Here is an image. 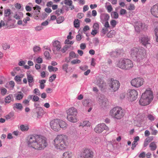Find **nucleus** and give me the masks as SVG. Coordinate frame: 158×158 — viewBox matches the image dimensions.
I'll list each match as a JSON object with an SVG mask.
<instances>
[{
	"label": "nucleus",
	"instance_id": "2f4dec72",
	"mask_svg": "<svg viewBox=\"0 0 158 158\" xmlns=\"http://www.w3.org/2000/svg\"><path fill=\"white\" fill-rule=\"evenodd\" d=\"M111 16L113 18L117 19L118 17V15L117 12L114 11L112 12Z\"/></svg>",
	"mask_w": 158,
	"mask_h": 158
},
{
	"label": "nucleus",
	"instance_id": "09e8293b",
	"mask_svg": "<svg viewBox=\"0 0 158 158\" xmlns=\"http://www.w3.org/2000/svg\"><path fill=\"white\" fill-rule=\"evenodd\" d=\"M33 93L34 94L36 95L40 96V93L39 89L37 88H36L34 89Z\"/></svg>",
	"mask_w": 158,
	"mask_h": 158
},
{
	"label": "nucleus",
	"instance_id": "412c9836",
	"mask_svg": "<svg viewBox=\"0 0 158 158\" xmlns=\"http://www.w3.org/2000/svg\"><path fill=\"white\" fill-rule=\"evenodd\" d=\"M73 153L71 152L67 151L63 153L62 158H72Z\"/></svg>",
	"mask_w": 158,
	"mask_h": 158
},
{
	"label": "nucleus",
	"instance_id": "6e6552de",
	"mask_svg": "<svg viewBox=\"0 0 158 158\" xmlns=\"http://www.w3.org/2000/svg\"><path fill=\"white\" fill-rule=\"evenodd\" d=\"M109 89L112 92H115L117 91L120 86L119 82L116 80L111 79L108 83Z\"/></svg>",
	"mask_w": 158,
	"mask_h": 158
},
{
	"label": "nucleus",
	"instance_id": "3c124183",
	"mask_svg": "<svg viewBox=\"0 0 158 158\" xmlns=\"http://www.w3.org/2000/svg\"><path fill=\"white\" fill-rule=\"evenodd\" d=\"M7 90L5 88H2L1 89V93L2 95H5L7 93Z\"/></svg>",
	"mask_w": 158,
	"mask_h": 158
},
{
	"label": "nucleus",
	"instance_id": "473e14b6",
	"mask_svg": "<svg viewBox=\"0 0 158 158\" xmlns=\"http://www.w3.org/2000/svg\"><path fill=\"white\" fill-rule=\"evenodd\" d=\"M156 37L155 39L156 42H158V27H156L154 30Z\"/></svg>",
	"mask_w": 158,
	"mask_h": 158
},
{
	"label": "nucleus",
	"instance_id": "7ed1b4c3",
	"mask_svg": "<svg viewBox=\"0 0 158 158\" xmlns=\"http://www.w3.org/2000/svg\"><path fill=\"white\" fill-rule=\"evenodd\" d=\"M130 53L131 57L133 60L140 62L145 58L146 52L144 48L142 47L133 48L131 50Z\"/></svg>",
	"mask_w": 158,
	"mask_h": 158
},
{
	"label": "nucleus",
	"instance_id": "37998d69",
	"mask_svg": "<svg viewBox=\"0 0 158 158\" xmlns=\"http://www.w3.org/2000/svg\"><path fill=\"white\" fill-rule=\"evenodd\" d=\"M68 64H64L62 65V69L66 73L67 72Z\"/></svg>",
	"mask_w": 158,
	"mask_h": 158
},
{
	"label": "nucleus",
	"instance_id": "8fccbe9b",
	"mask_svg": "<svg viewBox=\"0 0 158 158\" xmlns=\"http://www.w3.org/2000/svg\"><path fill=\"white\" fill-rule=\"evenodd\" d=\"M22 77H20V76L18 75L16 76L15 77L14 79L16 81L19 82L21 81V78Z\"/></svg>",
	"mask_w": 158,
	"mask_h": 158
},
{
	"label": "nucleus",
	"instance_id": "c9c22d12",
	"mask_svg": "<svg viewBox=\"0 0 158 158\" xmlns=\"http://www.w3.org/2000/svg\"><path fill=\"white\" fill-rule=\"evenodd\" d=\"M14 107L17 109L21 110L23 108V106L21 103H16L14 105Z\"/></svg>",
	"mask_w": 158,
	"mask_h": 158
},
{
	"label": "nucleus",
	"instance_id": "6e6d98bb",
	"mask_svg": "<svg viewBox=\"0 0 158 158\" xmlns=\"http://www.w3.org/2000/svg\"><path fill=\"white\" fill-rule=\"evenodd\" d=\"M43 29V27L41 26H37L35 28V30L36 31H40Z\"/></svg>",
	"mask_w": 158,
	"mask_h": 158
},
{
	"label": "nucleus",
	"instance_id": "393cba45",
	"mask_svg": "<svg viewBox=\"0 0 158 158\" xmlns=\"http://www.w3.org/2000/svg\"><path fill=\"white\" fill-rule=\"evenodd\" d=\"M27 78L28 82L29 83V85L30 86V83L34 81L33 76L30 73H27Z\"/></svg>",
	"mask_w": 158,
	"mask_h": 158
},
{
	"label": "nucleus",
	"instance_id": "4be33fe9",
	"mask_svg": "<svg viewBox=\"0 0 158 158\" xmlns=\"http://www.w3.org/2000/svg\"><path fill=\"white\" fill-rule=\"evenodd\" d=\"M91 125V123L90 122L88 121H84L81 122L80 123L79 126L82 127H90Z\"/></svg>",
	"mask_w": 158,
	"mask_h": 158
},
{
	"label": "nucleus",
	"instance_id": "aec40b11",
	"mask_svg": "<svg viewBox=\"0 0 158 158\" xmlns=\"http://www.w3.org/2000/svg\"><path fill=\"white\" fill-rule=\"evenodd\" d=\"M64 4L69 6L70 9L72 10L74 9V6L73 5V2L72 0H64Z\"/></svg>",
	"mask_w": 158,
	"mask_h": 158
},
{
	"label": "nucleus",
	"instance_id": "6ab92c4d",
	"mask_svg": "<svg viewBox=\"0 0 158 158\" xmlns=\"http://www.w3.org/2000/svg\"><path fill=\"white\" fill-rule=\"evenodd\" d=\"M36 110L37 113V118H41L44 114V110L41 107H38L36 108Z\"/></svg>",
	"mask_w": 158,
	"mask_h": 158
},
{
	"label": "nucleus",
	"instance_id": "f8f14e48",
	"mask_svg": "<svg viewBox=\"0 0 158 158\" xmlns=\"http://www.w3.org/2000/svg\"><path fill=\"white\" fill-rule=\"evenodd\" d=\"M138 95V92L135 89L129 90L128 93V99L131 102L135 101L137 99Z\"/></svg>",
	"mask_w": 158,
	"mask_h": 158
},
{
	"label": "nucleus",
	"instance_id": "5701e85b",
	"mask_svg": "<svg viewBox=\"0 0 158 158\" xmlns=\"http://www.w3.org/2000/svg\"><path fill=\"white\" fill-rule=\"evenodd\" d=\"M23 94L22 92H19L15 95V99L17 100H20L23 99Z\"/></svg>",
	"mask_w": 158,
	"mask_h": 158
},
{
	"label": "nucleus",
	"instance_id": "69168bd1",
	"mask_svg": "<svg viewBox=\"0 0 158 158\" xmlns=\"http://www.w3.org/2000/svg\"><path fill=\"white\" fill-rule=\"evenodd\" d=\"M44 55L47 58H48L50 56L49 52L48 51H45L44 53Z\"/></svg>",
	"mask_w": 158,
	"mask_h": 158
},
{
	"label": "nucleus",
	"instance_id": "f3484780",
	"mask_svg": "<svg viewBox=\"0 0 158 158\" xmlns=\"http://www.w3.org/2000/svg\"><path fill=\"white\" fill-rule=\"evenodd\" d=\"M145 24L140 22H137L135 27V31L137 32H139L141 30L144 29Z\"/></svg>",
	"mask_w": 158,
	"mask_h": 158
},
{
	"label": "nucleus",
	"instance_id": "b1692460",
	"mask_svg": "<svg viewBox=\"0 0 158 158\" xmlns=\"http://www.w3.org/2000/svg\"><path fill=\"white\" fill-rule=\"evenodd\" d=\"M110 16L107 14H103L100 15V19L102 21H107L109 19Z\"/></svg>",
	"mask_w": 158,
	"mask_h": 158
},
{
	"label": "nucleus",
	"instance_id": "f03ea898",
	"mask_svg": "<svg viewBox=\"0 0 158 158\" xmlns=\"http://www.w3.org/2000/svg\"><path fill=\"white\" fill-rule=\"evenodd\" d=\"M68 137L66 135H58L54 140V146L57 150H65L68 145Z\"/></svg>",
	"mask_w": 158,
	"mask_h": 158
},
{
	"label": "nucleus",
	"instance_id": "1a4fd4ad",
	"mask_svg": "<svg viewBox=\"0 0 158 158\" xmlns=\"http://www.w3.org/2000/svg\"><path fill=\"white\" fill-rule=\"evenodd\" d=\"M130 82L132 86L136 88H139L143 84L144 80L141 77H137L132 79Z\"/></svg>",
	"mask_w": 158,
	"mask_h": 158
},
{
	"label": "nucleus",
	"instance_id": "052dcab7",
	"mask_svg": "<svg viewBox=\"0 0 158 158\" xmlns=\"http://www.w3.org/2000/svg\"><path fill=\"white\" fill-rule=\"evenodd\" d=\"M39 98L36 95H34L33 96L32 100L34 102H37L39 100Z\"/></svg>",
	"mask_w": 158,
	"mask_h": 158
},
{
	"label": "nucleus",
	"instance_id": "f704fd0d",
	"mask_svg": "<svg viewBox=\"0 0 158 158\" xmlns=\"http://www.w3.org/2000/svg\"><path fill=\"white\" fill-rule=\"evenodd\" d=\"M150 129L152 131V135H156L157 133V131L154 129L153 126H151L150 127Z\"/></svg>",
	"mask_w": 158,
	"mask_h": 158
},
{
	"label": "nucleus",
	"instance_id": "ea45409f",
	"mask_svg": "<svg viewBox=\"0 0 158 158\" xmlns=\"http://www.w3.org/2000/svg\"><path fill=\"white\" fill-rule=\"evenodd\" d=\"M135 9V6L133 4H130L128 6V10L131 11L134 10Z\"/></svg>",
	"mask_w": 158,
	"mask_h": 158
},
{
	"label": "nucleus",
	"instance_id": "9b49d317",
	"mask_svg": "<svg viewBox=\"0 0 158 158\" xmlns=\"http://www.w3.org/2000/svg\"><path fill=\"white\" fill-rule=\"evenodd\" d=\"M94 153L91 150L89 149H84L81 153L80 156L81 158H93Z\"/></svg>",
	"mask_w": 158,
	"mask_h": 158
},
{
	"label": "nucleus",
	"instance_id": "680f3d73",
	"mask_svg": "<svg viewBox=\"0 0 158 158\" xmlns=\"http://www.w3.org/2000/svg\"><path fill=\"white\" fill-rule=\"evenodd\" d=\"M36 61L38 63H41L43 62V60L42 58L38 57L36 58Z\"/></svg>",
	"mask_w": 158,
	"mask_h": 158
},
{
	"label": "nucleus",
	"instance_id": "a18cd8bd",
	"mask_svg": "<svg viewBox=\"0 0 158 158\" xmlns=\"http://www.w3.org/2000/svg\"><path fill=\"white\" fill-rule=\"evenodd\" d=\"M148 118V119L151 121H153L155 120L154 116L151 114H149L147 116Z\"/></svg>",
	"mask_w": 158,
	"mask_h": 158
},
{
	"label": "nucleus",
	"instance_id": "a878e982",
	"mask_svg": "<svg viewBox=\"0 0 158 158\" xmlns=\"http://www.w3.org/2000/svg\"><path fill=\"white\" fill-rule=\"evenodd\" d=\"M13 99V96L12 94H9L5 98V101L6 103H10Z\"/></svg>",
	"mask_w": 158,
	"mask_h": 158
},
{
	"label": "nucleus",
	"instance_id": "864d4df0",
	"mask_svg": "<svg viewBox=\"0 0 158 158\" xmlns=\"http://www.w3.org/2000/svg\"><path fill=\"white\" fill-rule=\"evenodd\" d=\"M40 50V48L39 46H35L33 48V50L35 52H38Z\"/></svg>",
	"mask_w": 158,
	"mask_h": 158
},
{
	"label": "nucleus",
	"instance_id": "de8ad7c7",
	"mask_svg": "<svg viewBox=\"0 0 158 158\" xmlns=\"http://www.w3.org/2000/svg\"><path fill=\"white\" fill-rule=\"evenodd\" d=\"M110 24L113 27H114L117 24V22L115 20H112L110 22Z\"/></svg>",
	"mask_w": 158,
	"mask_h": 158
},
{
	"label": "nucleus",
	"instance_id": "39448f33",
	"mask_svg": "<svg viewBox=\"0 0 158 158\" xmlns=\"http://www.w3.org/2000/svg\"><path fill=\"white\" fill-rule=\"evenodd\" d=\"M50 126L51 129L55 131H58L61 129H65L67 124L62 120L55 119L52 120L50 122Z\"/></svg>",
	"mask_w": 158,
	"mask_h": 158
},
{
	"label": "nucleus",
	"instance_id": "0e129e2a",
	"mask_svg": "<svg viewBox=\"0 0 158 158\" xmlns=\"http://www.w3.org/2000/svg\"><path fill=\"white\" fill-rule=\"evenodd\" d=\"M65 44H73L74 43V41H70L68 40H66L65 41Z\"/></svg>",
	"mask_w": 158,
	"mask_h": 158
},
{
	"label": "nucleus",
	"instance_id": "2eb2a0df",
	"mask_svg": "<svg viewBox=\"0 0 158 158\" xmlns=\"http://www.w3.org/2000/svg\"><path fill=\"white\" fill-rule=\"evenodd\" d=\"M150 12L154 17L158 18V4L153 5L151 7Z\"/></svg>",
	"mask_w": 158,
	"mask_h": 158
},
{
	"label": "nucleus",
	"instance_id": "bb28decb",
	"mask_svg": "<svg viewBox=\"0 0 158 158\" xmlns=\"http://www.w3.org/2000/svg\"><path fill=\"white\" fill-rule=\"evenodd\" d=\"M115 33L116 32L115 31L111 30L107 34V36L108 38H112L115 35Z\"/></svg>",
	"mask_w": 158,
	"mask_h": 158
},
{
	"label": "nucleus",
	"instance_id": "cd10ccee",
	"mask_svg": "<svg viewBox=\"0 0 158 158\" xmlns=\"http://www.w3.org/2000/svg\"><path fill=\"white\" fill-rule=\"evenodd\" d=\"M149 147L151 150L154 151L156 148L157 146L155 142H152L150 144Z\"/></svg>",
	"mask_w": 158,
	"mask_h": 158
},
{
	"label": "nucleus",
	"instance_id": "13d9d810",
	"mask_svg": "<svg viewBox=\"0 0 158 158\" xmlns=\"http://www.w3.org/2000/svg\"><path fill=\"white\" fill-rule=\"evenodd\" d=\"M107 9L108 12H111L113 10V8L111 5H110L107 6Z\"/></svg>",
	"mask_w": 158,
	"mask_h": 158
},
{
	"label": "nucleus",
	"instance_id": "f257e3e1",
	"mask_svg": "<svg viewBox=\"0 0 158 158\" xmlns=\"http://www.w3.org/2000/svg\"><path fill=\"white\" fill-rule=\"evenodd\" d=\"M27 143L29 147L37 150L44 149L47 145L46 138L38 135L31 136Z\"/></svg>",
	"mask_w": 158,
	"mask_h": 158
},
{
	"label": "nucleus",
	"instance_id": "e433bc0d",
	"mask_svg": "<svg viewBox=\"0 0 158 158\" xmlns=\"http://www.w3.org/2000/svg\"><path fill=\"white\" fill-rule=\"evenodd\" d=\"M4 14L5 16H9L10 15V10L9 9L5 10Z\"/></svg>",
	"mask_w": 158,
	"mask_h": 158
},
{
	"label": "nucleus",
	"instance_id": "338daca9",
	"mask_svg": "<svg viewBox=\"0 0 158 158\" xmlns=\"http://www.w3.org/2000/svg\"><path fill=\"white\" fill-rule=\"evenodd\" d=\"M93 28L94 29L98 30L99 29V25L97 23H95L93 25Z\"/></svg>",
	"mask_w": 158,
	"mask_h": 158
},
{
	"label": "nucleus",
	"instance_id": "49530a36",
	"mask_svg": "<svg viewBox=\"0 0 158 158\" xmlns=\"http://www.w3.org/2000/svg\"><path fill=\"white\" fill-rule=\"evenodd\" d=\"M108 31V28H106V27H103L101 31V33L103 35H105L107 33Z\"/></svg>",
	"mask_w": 158,
	"mask_h": 158
},
{
	"label": "nucleus",
	"instance_id": "4d7b16f0",
	"mask_svg": "<svg viewBox=\"0 0 158 158\" xmlns=\"http://www.w3.org/2000/svg\"><path fill=\"white\" fill-rule=\"evenodd\" d=\"M126 10L125 9H121L120 11V14L121 15H124L126 14Z\"/></svg>",
	"mask_w": 158,
	"mask_h": 158
},
{
	"label": "nucleus",
	"instance_id": "dca6fc26",
	"mask_svg": "<svg viewBox=\"0 0 158 158\" xmlns=\"http://www.w3.org/2000/svg\"><path fill=\"white\" fill-rule=\"evenodd\" d=\"M67 114V116H69L71 115L77 114L78 112L77 109L74 107H71L69 108L66 111Z\"/></svg>",
	"mask_w": 158,
	"mask_h": 158
},
{
	"label": "nucleus",
	"instance_id": "0eeeda50",
	"mask_svg": "<svg viewBox=\"0 0 158 158\" xmlns=\"http://www.w3.org/2000/svg\"><path fill=\"white\" fill-rule=\"evenodd\" d=\"M125 111L122 107H115L110 112V115L113 118L119 120L123 118L125 114Z\"/></svg>",
	"mask_w": 158,
	"mask_h": 158
},
{
	"label": "nucleus",
	"instance_id": "20e7f679",
	"mask_svg": "<svg viewBox=\"0 0 158 158\" xmlns=\"http://www.w3.org/2000/svg\"><path fill=\"white\" fill-rule=\"evenodd\" d=\"M153 96L152 91L149 88L142 94L139 100V104L142 106L149 105L153 100Z\"/></svg>",
	"mask_w": 158,
	"mask_h": 158
},
{
	"label": "nucleus",
	"instance_id": "c756f323",
	"mask_svg": "<svg viewBox=\"0 0 158 158\" xmlns=\"http://www.w3.org/2000/svg\"><path fill=\"white\" fill-rule=\"evenodd\" d=\"M20 129L22 131H27L29 129V127L27 125H22L20 126Z\"/></svg>",
	"mask_w": 158,
	"mask_h": 158
},
{
	"label": "nucleus",
	"instance_id": "58836bf2",
	"mask_svg": "<svg viewBox=\"0 0 158 158\" xmlns=\"http://www.w3.org/2000/svg\"><path fill=\"white\" fill-rule=\"evenodd\" d=\"M63 13V9H58L56 11V14L57 15H60L61 14Z\"/></svg>",
	"mask_w": 158,
	"mask_h": 158
},
{
	"label": "nucleus",
	"instance_id": "c03bdc74",
	"mask_svg": "<svg viewBox=\"0 0 158 158\" xmlns=\"http://www.w3.org/2000/svg\"><path fill=\"white\" fill-rule=\"evenodd\" d=\"M56 78V75L55 74L52 75L49 77V81L50 82H52Z\"/></svg>",
	"mask_w": 158,
	"mask_h": 158
},
{
	"label": "nucleus",
	"instance_id": "5fc2aeb1",
	"mask_svg": "<svg viewBox=\"0 0 158 158\" xmlns=\"http://www.w3.org/2000/svg\"><path fill=\"white\" fill-rule=\"evenodd\" d=\"M3 49L6 50L7 48L8 49L10 48V45L7 44H3L2 46Z\"/></svg>",
	"mask_w": 158,
	"mask_h": 158
},
{
	"label": "nucleus",
	"instance_id": "4c0bfd02",
	"mask_svg": "<svg viewBox=\"0 0 158 158\" xmlns=\"http://www.w3.org/2000/svg\"><path fill=\"white\" fill-rule=\"evenodd\" d=\"M69 56L71 58H73L77 57L78 55H77L74 52H72L69 53Z\"/></svg>",
	"mask_w": 158,
	"mask_h": 158
},
{
	"label": "nucleus",
	"instance_id": "9d476101",
	"mask_svg": "<svg viewBox=\"0 0 158 158\" xmlns=\"http://www.w3.org/2000/svg\"><path fill=\"white\" fill-rule=\"evenodd\" d=\"M109 128L103 123L98 124L94 128V132L98 134L102 133L104 130L109 131Z\"/></svg>",
	"mask_w": 158,
	"mask_h": 158
},
{
	"label": "nucleus",
	"instance_id": "bf43d9fd",
	"mask_svg": "<svg viewBox=\"0 0 158 158\" xmlns=\"http://www.w3.org/2000/svg\"><path fill=\"white\" fill-rule=\"evenodd\" d=\"M146 156V154L144 152H142L139 155V157L140 158H144Z\"/></svg>",
	"mask_w": 158,
	"mask_h": 158
},
{
	"label": "nucleus",
	"instance_id": "ddd939ff",
	"mask_svg": "<svg viewBox=\"0 0 158 158\" xmlns=\"http://www.w3.org/2000/svg\"><path fill=\"white\" fill-rule=\"evenodd\" d=\"M53 48L52 50L54 53L56 54V52H59L60 51L61 48L60 43L58 40H55L52 42Z\"/></svg>",
	"mask_w": 158,
	"mask_h": 158
},
{
	"label": "nucleus",
	"instance_id": "79ce46f5",
	"mask_svg": "<svg viewBox=\"0 0 158 158\" xmlns=\"http://www.w3.org/2000/svg\"><path fill=\"white\" fill-rule=\"evenodd\" d=\"M108 105V102L106 100L103 101L102 102L101 105L102 107H105Z\"/></svg>",
	"mask_w": 158,
	"mask_h": 158
},
{
	"label": "nucleus",
	"instance_id": "a19ab883",
	"mask_svg": "<svg viewBox=\"0 0 158 158\" xmlns=\"http://www.w3.org/2000/svg\"><path fill=\"white\" fill-rule=\"evenodd\" d=\"M89 103V99L84 100L83 101L82 103L84 106H87Z\"/></svg>",
	"mask_w": 158,
	"mask_h": 158
},
{
	"label": "nucleus",
	"instance_id": "423d86ee",
	"mask_svg": "<svg viewBox=\"0 0 158 158\" xmlns=\"http://www.w3.org/2000/svg\"><path fill=\"white\" fill-rule=\"evenodd\" d=\"M117 67L124 70H128L133 67L132 62L128 59L122 58L115 63Z\"/></svg>",
	"mask_w": 158,
	"mask_h": 158
},
{
	"label": "nucleus",
	"instance_id": "774afa93",
	"mask_svg": "<svg viewBox=\"0 0 158 158\" xmlns=\"http://www.w3.org/2000/svg\"><path fill=\"white\" fill-rule=\"evenodd\" d=\"M15 7L17 8V9H20L21 7V5L19 3H16L15 5Z\"/></svg>",
	"mask_w": 158,
	"mask_h": 158
},
{
	"label": "nucleus",
	"instance_id": "e2e57ef3",
	"mask_svg": "<svg viewBox=\"0 0 158 158\" xmlns=\"http://www.w3.org/2000/svg\"><path fill=\"white\" fill-rule=\"evenodd\" d=\"M137 144L138 143L137 142L134 141L132 143L131 149L133 150L134 149V148L135 147Z\"/></svg>",
	"mask_w": 158,
	"mask_h": 158
},
{
	"label": "nucleus",
	"instance_id": "4468645a",
	"mask_svg": "<svg viewBox=\"0 0 158 158\" xmlns=\"http://www.w3.org/2000/svg\"><path fill=\"white\" fill-rule=\"evenodd\" d=\"M150 38L147 35H142L139 38V40L143 45L146 46L150 44Z\"/></svg>",
	"mask_w": 158,
	"mask_h": 158
},
{
	"label": "nucleus",
	"instance_id": "7c9ffc66",
	"mask_svg": "<svg viewBox=\"0 0 158 158\" xmlns=\"http://www.w3.org/2000/svg\"><path fill=\"white\" fill-rule=\"evenodd\" d=\"M74 25L75 27L77 28L80 26L79 20L78 19L75 20L73 22Z\"/></svg>",
	"mask_w": 158,
	"mask_h": 158
},
{
	"label": "nucleus",
	"instance_id": "72a5a7b5",
	"mask_svg": "<svg viewBox=\"0 0 158 158\" xmlns=\"http://www.w3.org/2000/svg\"><path fill=\"white\" fill-rule=\"evenodd\" d=\"M64 20V18L63 16H60L56 19L57 23L59 24L62 23Z\"/></svg>",
	"mask_w": 158,
	"mask_h": 158
},
{
	"label": "nucleus",
	"instance_id": "a211bd4d",
	"mask_svg": "<svg viewBox=\"0 0 158 158\" xmlns=\"http://www.w3.org/2000/svg\"><path fill=\"white\" fill-rule=\"evenodd\" d=\"M67 119L69 121L73 123H76L78 121L77 118V114H75L70 116H67Z\"/></svg>",
	"mask_w": 158,
	"mask_h": 158
},
{
	"label": "nucleus",
	"instance_id": "c85d7f7f",
	"mask_svg": "<svg viewBox=\"0 0 158 158\" xmlns=\"http://www.w3.org/2000/svg\"><path fill=\"white\" fill-rule=\"evenodd\" d=\"M48 69L49 71L50 72L52 71L56 72L58 70V69L57 68L54 67L52 66H49L48 67Z\"/></svg>",
	"mask_w": 158,
	"mask_h": 158
},
{
	"label": "nucleus",
	"instance_id": "603ef678",
	"mask_svg": "<svg viewBox=\"0 0 158 158\" xmlns=\"http://www.w3.org/2000/svg\"><path fill=\"white\" fill-rule=\"evenodd\" d=\"M81 61L80 60L76 59L74 60L71 61V63L72 64H78L80 63Z\"/></svg>",
	"mask_w": 158,
	"mask_h": 158
}]
</instances>
